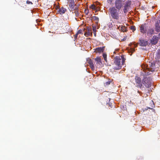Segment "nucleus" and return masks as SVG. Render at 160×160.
<instances>
[{
	"mask_svg": "<svg viewBox=\"0 0 160 160\" xmlns=\"http://www.w3.org/2000/svg\"><path fill=\"white\" fill-rule=\"evenodd\" d=\"M151 74L149 70L147 69H144L141 72V75L144 77L142 79L143 84L148 88L151 87V78L150 77H147L146 76L149 75Z\"/></svg>",
	"mask_w": 160,
	"mask_h": 160,
	"instance_id": "f257e3e1",
	"label": "nucleus"
},
{
	"mask_svg": "<svg viewBox=\"0 0 160 160\" xmlns=\"http://www.w3.org/2000/svg\"><path fill=\"white\" fill-rule=\"evenodd\" d=\"M125 60L124 56L122 55L121 56V58L118 56L115 57L113 59L114 62L112 64L113 69L115 70L120 69L122 65H123Z\"/></svg>",
	"mask_w": 160,
	"mask_h": 160,
	"instance_id": "f03ea898",
	"label": "nucleus"
},
{
	"mask_svg": "<svg viewBox=\"0 0 160 160\" xmlns=\"http://www.w3.org/2000/svg\"><path fill=\"white\" fill-rule=\"evenodd\" d=\"M109 10L112 18L114 19L119 20L120 18L119 10L117 9L114 7L110 8Z\"/></svg>",
	"mask_w": 160,
	"mask_h": 160,
	"instance_id": "7ed1b4c3",
	"label": "nucleus"
},
{
	"mask_svg": "<svg viewBox=\"0 0 160 160\" xmlns=\"http://www.w3.org/2000/svg\"><path fill=\"white\" fill-rule=\"evenodd\" d=\"M135 79L137 87L140 88H142L143 87L142 86L143 80L142 81L141 79L138 76H135Z\"/></svg>",
	"mask_w": 160,
	"mask_h": 160,
	"instance_id": "20e7f679",
	"label": "nucleus"
},
{
	"mask_svg": "<svg viewBox=\"0 0 160 160\" xmlns=\"http://www.w3.org/2000/svg\"><path fill=\"white\" fill-rule=\"evenodd\" d=\"M114 4L115 8L119 10L122 8L123 5V2L122 0H116Z\"/></svg>",
	"mask_w": 160,
	"mask_h": 160,
	"instance_id": "39448f33",
	"label": "nucleus"
},
{
	"mask_svg": "<svg viewBox=\"0 0 160 160\" xmlns=\"http://www.w3.org/2000/svg\"><path fill=\"white\" fill-rule=\"evenodd\" d=\"M131 3L132 2L130 0H128L125 2L123 9V12L125 13L127 12L129 9Z\"/></svg>",
	"mask_w": 160,
	"mask_h": 160,
	"instance_id": "423d86ee",
	"label": "nucleus"
},
{
	"mask_svg": "<svg viewBox=\"0 0 160 160\" xmlns=\"http://www.w3.org/2000/svg\"><path fill=\"white\" fill-rule=\"evenodd\" d=\"M68 3L69 6V9L70 11H74L76 5L74 0H68Z\"/></svg>",
	"mask_w": 160,
	"mask_h": 160,
	"instance_id": "0eeeda50",
	"label": "nucleus"
},
{
	"mask_svg": "<svg viewBox=\"0 0 160 160\" xmlns=\"http://www.w3.org/2000/svg\"><path fill=\"white\" fill-rule=\"evenodd\" d=\"M91 29L92 28L91 27L87 28L86 29V32L84 33V35L87 37L89 36H92V32L91 31Z\"/></svg>",
	"mask_w": 160,
	"mask_h": 160,
	"instance_id": "6e6552de",
	"label": "nucleus"
},
{
	"mask_svg": "<svg viewBox=\"0 0 160 160\" xmlns=\"http://www.w3.org/2000/svg\"><path fill=\"white\" fill-rule=\"evenodd\" d=\"M147 41L145 40L142 39H140L139 40V44L141 46L145 47L148 44Z\"/></svg>",
	"mask_w": 160,
	"mask_h": 160,
	"instance_id": "1a4fd4ad",
	"label": "nucleus"
},
{
	"mask_svg": "<svg viewBox=\"0 0 160 160\" xmlns=\"http://www.w3.org/2000/svg\"><path fill=\"white\" fill-rule=\"evenodd\" d=\"M105 48V46L100 47L96 48L95 49L94 52L96 53H101V52H103L104 51V49Z\"/></svg>",
	"mask_w": 160,
	"mask_h": 160,
	"instance_id": "9d476101",
	"label": "nucleus"
},
{
	"mask_svg": "<svg viewBox=\"0 0 160 160\" xmlns=\"http://www.w3.org/2000/svg\"><path fill=\"white\" fill-rule=\"evenodd\" d=\"M159 38L156 36H154L153 37L152 39L151 40V43L154 45H155L158 42Z\"/></svg>",
	"mask_w": 160,
	"mask_h": 160,
	"instance_id": "9b49d317",
	"label": "nucleus"
},
{
	"mask_svg": "<svg viewBox=\"0 0 160 160\" xmlns=\"http://www.w3.org/2000/svg\"><path fill=\"white\" fill-rule=\"evenodd\" d=\"M94 60L96 62V64L99 67L101 66L102 64L101 59L100 57H98L94 58Z\"/></svg>",
	"mask_w": 160,
	"mask_h": 160,
	"instance_id": "f8f14e48",
	"label": "nucleus"
},
{
	"mask_svg": "<svg viewBox=\"0 0 160 160\" xmlns=\"http://www.w3.org/2000/svg\"><path fill=\"white\" fill-rule=\"evenodd\" d=\"M155 30L158 32L160 31V20L157 21L155 24Z\"/></svg>",
	"mask_w": 160,
	"mask_h": 160,
	"instance_id": "ddd939ff",
	"label": "nucleus"
},
{
	"mask_svg": "<svg viewBox=\"0 0 160 160\" xmlns=\"http://www.w3.org/2000/svg\"><path fill=\"white\" fill-rule=\"evenodd\" d=\"M87 63L89 64L90 66L92 69L94 70L95 68L94 66L92 60L89 58H88L87 59Z\"/></svg>",
	"mask_w": 160,
	"mask_h": 160,
	"instance_id": "4468645a",
	"label": "nucleus"
},
{
	"mask_svg": "<svg viewBox=\"0 0 160 160\" xmlns=\"http://www.w3.org/2000/svg\"><path fill=\"white\" fill-rule=\"evenodd\" d=\"M140 30L142 33H145L146 32V29L145 25L143 24L141 25L140 26Z\"/></svg>",
	"mask_w": 160,
	"mask_h": 160,
	"instance_id": "2eb2a0df",
	"label": "nucleus"
},
{
	"mask_svg": "<svg viewBox=\"0 0 160 160\" xmlns=\"http://www.w3.org/2000/svg\"><path fill=\"white\" fill-rule=\"evenodd\" d=\"M151 67V68L150 70V69H148V68H147V69L149 70L150 71V72H152L154 71L155 69V64L154 63H151V64H150Z\"/></svg>",
	"mask_w": 160,
	"mask_h": 160,
	"instance_id": "dca6fc26",
	"label": "nucleus"
},
{
	"mask_svg": "<svg viewBox=\"0 0 160 160\" xmlns=\"http://www.w3.org/2000/svg\"><path fill=\"white\" fill-rule=\"evenodd\" d=\"M118 28L123 32H126L127 31V28L124 26L121 25L118 27Z\"/></svg>",
	"mask_w": 160,
	"mask_h": 160,
	"instance_id": "f3484780",
	"label": "nucleus"
},
{
	"mask_svg": "<svg viewBox=\"0 0 160 160\" xmlns=\"http://www.w3.org/2000/svg\"><path fill=\"white\" fill-rule=\"evenodd\" d=\"M66 9L62 7L59 9L58 12L60 14H62L65 12Z\"/></svg>",
	"mask_w": 160,
	"mask_h": 160,
	"instance_id": "a211bd4d",
	"label": "nucleus"
},
{
	"mask_svg": "<svg viewBox=\"0 0 160 160\" xmlns=\"http://www.w3.org/2000/svg\"><path fill=\"white\" fill-rule=\"evenodd\" d=\"M74 13L75 14L76 17H78L79 15V10L78 7H75L74 8Z\"/></svg>",
	"mask_w": 160,
	"mask_h": 160,
	"instance_id": "6ab92c4d",
	"label": "nucleus"
},
{
	"mask_svg": "<svg viewBox=\"0 0 160 160\" xmlns=\"http://www.w3.org/2000/svg\"><path fill=\"white\" fill-rule=\"evenodd\" d=\"M104 59V60L107 62V54L105 53H103L102 55Z\"/></svg>",
	"mask_w": 160,
	"mask_h": 160,
	"instance_id": "aec40b11",
	"label": "nucleus"
},
{
	"mask_svg": "<svg viewBox=\"0 0 160 160\" xmlns=\"http://www.w3.org/2000/svg\"><path fill=\"white\" fill-rule=\"evenodd\" d=\"M92 18L94 20L97 21H98L99 20L98 17L95 16L92 17Z\"/></svg>",
	"mask_w": 160,
	"mask_h": 160,
	"instance_id": "412c9836",
	"label": "nucleus"
},
{
	"mask_svg": "<svg viewBox=\"0 0 160 160\" xmlns=\"http://www.w3.org/2000/svg\"><path fill=\"white\" fill-rule=\"evenodd\" d=\"M154 32V29L152 28L150 29L148 32L150 34H152Z\"/></svg>",
	"mask_w": 160,
	"mask_h": 160,
	"instance_id": "4be33fe9",
	"label": "nucleus"
},
{
	"mask_svg": "<svg viewBox=\"0 0 160 160\" xmlns=\"http://www.w3.org/2000/svg\"><path fill=\"white\" fill-rule=\"evenodd\" d=\"M89 8L92 9H95L96 8V6L94 4H92L90 6Z\"/></svg>",
	"mask_w": 160,
	"mask_h": 160,
	"instance_id": "5701e85b",
	"label": "nucleus"
},
{
	"mask_svg": "<svg viewBox=\"0 0 160 160\" xmlns=\"http://www.w3.org/2000/svg\"><path fill=\"white\" fill-rule=\"evenodd\" d=\"M82 31L81 30H78V31L77 32V33H78V34H83V33L82 32Z\"/></svg>",
	"mask_w": 160,
	"mask_h": 160,
	"instance_id": "b1692460",
	"label": "nucleus"
},
{
	"mask_svg": "<svg viewBox=\"0 0 160 160\" xmlns=\"http://www.w3.org/2000/svg\"><path fill=\"white\" fill-rule=\"evenodd\" d=\"M110 82L108 81L106 82L104 84H105V86H108V85H109L110 84Z\"/></svg>",
	"mask_w": 160,
	"mask_h": 160,
	"instance_id": "393cba45",
	"label": "nucleus"
},
{
	"mask_svg": "<svg viewBox=\"0 0 160 160\" xmlns=\"http://www.w3.org/2000/svg\"><path fill=\"white\" fill-rule=\"evenodd\" d=\"M130 29L131 30H133V31H134L136 29V28L134 26H132L131 27Z\"/></svg>",
	"mask_w": 160,
	"mask_h": 160,
	"instance_id": "a878e982",
	"label": "nucleus"
},
{
	"mask_svg": "<svg viewBox=\"0 0 160 160\" xmlns=\"http://www.w3.org/2000/svg\"><path fill=\"white\" fill-rule=\"evenodd\" d=\"M113 0H107V2L110 4H111Z\"/></svg>",
	"mask_w": 160,
	"mask_h": 160,
	"instance_id": "bb28decb",
	"label": "nucleus"
},
{
	"mask_svg": "<svg viewBox=\"0 0 160 160\" xmlns=\"http://www.w3.org/2000/svg\"><path fill=\"white\" fill-rule=\"evenodd\" d=\"M26 3L27 4H30V5L32 4V3L31 2L29 1H27L26 2Z\"/></svg>",
	"mask_w": 160,
	"mask_h": 160,
	"instance_id": "cd10ccee",
	"label": "nucleus"
},
{
	"mask_svg": "<svg viewBox=\"0 0 160 160\" xmlns=\"http://www.w3.org/2000/svg\"><path fill=\"white\" fill-rule=\"evenodd\" d=\"M84 12L87 15L89 13V11L88 10L85 9L84 10Z\"/></svg>",
	"mask_w": 160,
	"mask_h": 160,
	"instance_id": "c85d7f7f",
	"label": "nucleus"
},
{
	"mask_svg": "<svg viewBox=\"0 0 160 160\" xmlns=\"http://www.w3.org/2000/svg\"><path fill=\"white\" fill-rule=\"evenodd\" d=\"M92 30L93 32H96V27L93 26Z\"/></svg>",
	"mask_w": 160,
	"mask_h": 160,
	"instance_id": "c756f323",
	"label": "nucleus"
},
{
	"mask_svg": "<svg viewBox=\"0 0 160 160\" xmlns=\"http://www.w3.org/2000/svg\"><path fill=\"white\" fill-rule=\"evenodd\" d=\"M157 53H158V55L160 57V49L158 50Z\"/></svg>",
	"mask_w": 160,
	"mask_h": 160,
	"instance_id": "7c9ffc66",
	"label": "nucleus"
},
{
	"mask_svg": "<svg viewBox=\"0 0 160 160\" xmlns=\"http://www.w3.org/2000/svg\"><path fill=\"white\" fill-rule=\"evenodd\" d=\"M78 35V33H77L74 36V38H75L76 39L77 38Z\"/></svg>",
	"mask_w": 160,
	"mask_h": 160,
	"instance_id": "2f4dec72",
	"label": "nucleus"
},
{
	"mask_svg": "<svg viewBox=\"0 0 160 160\" xmlns=\"http://www.w3.org/2000/svg\"><path fill=\"white\" fill-rule=\"evenodd\" d=\"M94 32V35L95 36H96V32Z\"/></svg>",
	"mask_w": 160,
	"mask_h": 160,
	"instance_id": "473e14b6",
	"label": "nucleus"
},
{
	"mask_svg": "<svg viewBox=\"0 0 160 160\" xmlns=\"http://www.w3.org/2000/svg\"><path fill=\"white\" fill-rule=\"evenodd\" d=\"M152 107L151 108V107H148V108L149 109H152Z\"/></svg>",
	"mask_w": 160,
	"mask_h": 160,
	"instance_id": "72a5a7b5",
	"label": "nucleus"
},
{
	"mask_svg": "<svg viewBox=\"0 0 160 160\" xmlns=\"http://www.w3.org/2000/svg\"><path fill=\"white\" fill-rule=\"evenodd\" d=\"M132 50H133V52H134V51H135V49H134V48H132Z\"/></svg>",
	"mask_w": 160,
	"mask_h": 160,
	"instance_id": "f704fd0d",
	"label": "nucleus"
},
{
	"mask_svg": "<svg viewBox=\"0 0 160 160\" xmlns=\"http://www.w3.org/2000/svg\"><path fill=\"white\" fill-rule=\"evenodd\" d=\"M117 23H120L119 21H117Z\"/></svg>",
	"mask_w": 160,
	"mask_h": 160,
	"instance_id": "c9c22d12",
	"label": "nucleus"
},
{
	"mask_svg": "<svg viewBox=\"0 0 160 160\" xmlns=\"http://www.w3.org/2000/svg\"><path fill=\"white\" fill-rule=\"evenodd\" d=\"M84 30H85V29H84L83 30V31H84Z\"/></svg>",
	"mask_w": 160,
	"mask_h": 160,
	"instance_id": "e433bc0d",
	"label": "nucleus"
}]
</instances>
